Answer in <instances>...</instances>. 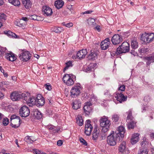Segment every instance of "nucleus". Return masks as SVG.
Returning <instances> with one entry per match:
<instances>
[{"mask_svg":"<svg viewBox=\"0 0 154 154\" xmlns=\"http://www.w3.org/2000/svg\"><path fill=\"white\" fill-rule=\"evenodd\" d=\"M47 128L51 132L55 133L58 131V129L55 126L52 125H48L47 126Z\"/></svg>","mask_w":154,"mask_h":154,"instance_id":"nucleus-32","label":"nucleus"},{"mask_svg":"<svg viewBox=\"0 0 154 154\" xmlns=\"http://www.w3.org/2000/svg\"><path fill=\"white\" fill-rule=\"evenodd\" d=\"M9 2L16 6H19L20 2L19 0H8Z\"/></svg>","mask_w":154,"mask_h":154,"instance_id":"nucleus-38","label":"nucleus"},{"mask_svg":"<svg viewBox=\"0 0 154 154\" xmlns=\"http://www.w3.org/2000/svg\"><path fill=\"white\" fill-rule=\"evenodd\" d=\"M36 20L37 21H42L43 20L42 17L39 16H37Z\"/></svg>","mask_w":154,"mask_h":154,"instance_id":"nucleus-61","label":"nucleus"},{"mask_svg":"<svg viewBox=\"0 0 154 154\" xmlns=\"http://www.w3.org/2000/svg\"><path fill=\"white\" fill-rule=\"evenodd\" d=\"M125 132V128L122 126H120L119 127L117 131L115 132L117 136L119 137L120 140H122L124 137V134Z\"/></svg>","mask_w":154,"mask_h":154,"instance_id":"nucleus-11","label":"nucleus"},{"mask_svg":"<svg viewBox=\"0 0 154 154\" xmlns=\"http://www.w3.org/2000/svg\"><path fill=\"white\" fill-rule=\"evenodd\" d=\"M19 112L22 117H26L29 115L30 110L27 106H24L20 109Z\"/></svg>","mask_w":154,"mask_h":154,"instance_id":"nucleus-10","label":"nucleus"},{"mask_svg":"<svg viewBox=\"0 0 154 154\" xmlns=\"http://www.w3.org/2000/svg\"><path fill=\"white\" fill-rule=\"evenodd\" d=\"M5 49L4 48H0V52L1 54H3Z\"/></svg>","mask_w":154,"mask_h":154,"instance_id":"nucleus-59","label":"nucleus"},{"mask_svg":"<svg viewBox=\"0 0 154 154\" xmlns=\"http://www.w3.org/2000/svg\"><path fill=\"white\" fill-rule=\"evenodd\" d=\"M149 51L148 48H140L139 49V52L142 54V53H145Z\"/></svg>","mask_w":154,"mask_h":154,"instance_id":"nucleus-43","label":"nucleus"},{"mask_svg":"<svg viewBox=\"0 0 154 154\" xmlns=\"http://www.w3.org/2000/svg\"><path fill=\"white\" fill-rule=\"evenodd\" d=\"M37 17V15L34 14V15H31V16H30V18L32 20H36L37 19H36Z\"/></svg>","mask_w":154,"mask_h":154,"instance_id":"nucleus-54","label":"nucleus"},{"mask_svg":"<svg viewBox=\"0 0 154 154\" xmlns=\"http://www.w3.org/2000/svg\"><path fill=\"white\" fill-rule=\"evenodd\" d=\"M45 88L48 90H50L51 89V86L50 85L46 84L45 85Z\"/></svg>","mask_w":154,"mask_h":154,"instance_id":"nucleus-56","label":"nucleus"},{"mask_svg":"<svg viewBox=\"0 0 154 154\" xmlns=\"http://www.w3.org/2000/svg\"><path fill=\"white\" fill-rule=\"evenodd\" d=\"M20 119L14 120L12 121L11 126L13 128H16L19 127L20 125Z\"/></svg>","mask_w":154,"mask_h":154,"instance_id":"nucleus-25","label":"nucleus"},{"mask_svg":"<svg viewBox=\"0 0 154 154\" xmlns=\"http://www.w3.org/2000/svg\"><path fill=\"white\" fill-rule=\"evenodd\" d=\"M145 60L147 61L146 64L149 65L151 63L154 62V55L145 57Z\"/></svg>","mask_w":154,"mask_h":154,"instance_id":"nucleus-31","label":"nucleus"},{"mask_svg":"<svg viewBox=\"0 0 154 154\" xmlns=\"http://www.w3.org/2000/svg\"><path fill=\"white\" fill-rule=\"evenodd\" d=\"M110 44V40L109 38H107L102 41L100 44L101 48L102 50H105L109 47Z\"/></svg>","mask_w":154,"mask_h":154,"instance_id":"nucleus-13","label":"nucleus"},{"mask_svg":"<svg viewBox=\"0 0 154 154\" xmlns=\"http://www.w3.org/2000/svg\"><path fill=\"white\" fill-rule=\"evenodd\" d=\"M100 131L99 129L95 128L92 134V139L94 140H99L100 138Z\"/></svg>","mask_w":154,"mask_h":154,"instance_id":"nucleus-20","label":"nucleus"},{"mask_svg":"<svg viewBox=\"0 0 154 154\" xmlns=\"http://www.w3.org/2000/svg\"><path fill=\"white\" fill-rule=\"evenodd\" d=\"M83 109L85 113L88 115H89L92 110V104L90 102L86 103Z\"/></svg>","mask_w":154,"mask_h":154,"instance_id":"nucleus-15","label":"nucleus"},{"mask_svg":"<svg viewBox=\"0 0 154 154\" xmlns=\"http://www.w3.org/2000/svg\"><path fill=\"white\" fill-rule=\"evenodd\" d=\"M5 57L7 59L11 61H14L16 59V57L14 54L12 53H6Z\"/></svg>","mask_w":154,"mask_h":154,"instance_id":"nucleus-22","label":"nucleus"},{"mask_svg":"<svg viewBox=\"0 0 154 154\" xmlns=\"http://www.w3.org/2000/svg\"><path fill=\"white\" fill-rule=\"evenodd\" d=\"M66 66L64 67L63 69L64 71L68 69L69 68L72 67L73 66L72 63L71 61H69L66 63Z\"/></svg>","mask_w":154,"mask_h":154,"instance_id":"nucleus-42","label":"nucleus"},{"mask_svg":"<svg viewBox=\"0 0 154 154\" xmlns=\"http://www.w3.org/2000/svg\"><path fill=\"white\" fill-rule=\"evenodd\" d=\"M107 132H104L103 131H102L100 132V138H99V140H104L106 138V137L107 136Z\"/></svg>","mask_w":154,"mask_h":154,"instance_id":"nucleus-36","label":"nucleus"},{"mask_svg":"<svg viewBox=\"0 0 154 154\" xmlns=\"http://www.w3.org/2000/svg\"><path fill=\"white\" fill-rule=\"evenodd\" d=\"M148 43L152 42L154 39V33H148Z\"/></svg>","mask_w":154,"mask_h":154,"instance_id":"nucleus-39","label":"nucleus"},{"mask_svg":"<svg viewBox=\"0 0 154 154\" xmlns=\"http://www.w3.org/2000/svg\"><path fill=\"white\" fill-rule=\"evenodd\" d=\"M42 11L44 13V15L47 16L51 15L52 14V9L49 7L44 6L42 8Z\"/></svg>","mask_w":154,"mask_h":154,"instance_id":"nucleus-17","label":"nucleus"},{"mask_svg":"<svg viewBox=\"0 0 154 154\" xmlns=\"http://www.w3.org/2000/svg\"><path fill=\"white\" fill-rule=\"evenodd\" d=\"M81 102L80 99H76L72 102V108L75 109H77L80 108Z\"/></svg>","mask_w":154,"mask_h":154,"instance_id":"nucleus-19","label":"nucleus"},{"mask_svg":"<svg viewBox=\"0 0 154 154\" xmlns=\"http://www.w3.org/2000/svg\"><path fill=\"white\" fill-rule=\"evenodd\" d=\"M115 98L120 103H122L127 100V96H124L122 93H120L117 94L116 96H115Z\"/></svg>","mask_w":154,"mask_h":154,"instance_id":"nucleus-16","label":"nucleus"},{"mask_svg":"<svg viewBox=\"0 0 154 154\" xmlns=\"http://www.w3.org/2000/svg\"><path fill=\"white\" fill-rule=\"evenodd\" d=\"M88 24L90 26L94 25L95 24V20L92 18H89L88 20Z\"/></svg>","mask_w":154,"mask_h":154,"instance_id":"nucleus-46","label":"nucleus"},{"mask_svg":"<svg viewBox=\"0 0 154 154\" xmlns=\"http://www.w3.org/2000/svg\"><path fill=\"white\" fill-rule=\"evenodd\" d=\"M128 114V116L127 118V121L129 120H134V118L132 115V110L130 109L127 112Z\"/></svg>","mask_w":154,"mask_h":154,"instance_id":"nucleus-37","label":"nucleus"},{"mask_svg":"<svg viewBox=\"0 0 154 154\" xmlns=\"http://www.w3.org/2000/svg\"><path fill=\"white\" fill-rule=\"evenodd\" d=\"M76 123L79 126H82L83 125V120L82 116L79 115L76 117Z\"/></svg>","mask_w":154,"mask_h":154,"instance_id":"nucleus-34","label":"nucleus"},{"mask_svg":"<svg viewBox=\"0 0 154 154\" xmlns=\"http://www.w3.org/2000/svg\"><path fill=\"white\" fill-rule=\"evenodd\" d=\"M45 103L44 98L41 94H38L36 97H31L30 95L27 101V104L30 106L35 105L39 107L43 106Z\"/></svg>","mask_w":154,"mask_h":154,"instance_id":"nucleus-1","label":"nucleus"},{"mask_svg":"<svg viewBox=\"0 0 154 154\" xmlns=\"http://www.w3.org/2000/svg\"><path fill=\"white\" fill-rule=\"evenodd\" d=\"M14 23L16 26L20 27H21L23 26V23H22L21 19L19 21H15Z\"/></svg>","mask_w":154,"mask_h":154,"instance_id":"nucleus-49","label":"nucleus"},{"mask_svg":"<svg viewBox=\"0 0 154 154\" xmlns=\"http://www.w3.org/2000/svg\"><path fill=\"white\" fill-rule=\"evenodd\" d=\"M97 57V54L94 52H91V53L88 55V58L89 60H94Z\"/></svg>","mask_w":154,"mask_h":154,"instance_id":"nucleus-40","label":"nucleus"},{"mask_svg":"<svg viewBox=\"0 0 154 154\" xmlns=\"http://www.w3.org/2000/svg\"><path fill=\"white\" fill-rule=\"evenodd\" d=\"M79 140L81 143L85 146H87L88 145L87 142L82 137H79Z\"/></svg>","mask_w":154,"mask_h":154,"instance_id":"nucleus-47","label":"nucleus"},{"mask_svg":"<svg viewBox=\"0 0 154 154\" xmlns=\"http://www.w3.org/2000/svg\"><path fill=\"white\" fill-rule=\"evenodd\" d=\"M148 143L147 141H146V139L145 137L143 138V141L140 143V144L141 146V147H146L148 146Z\"/></svg>","mask_w":154,"mask_h":154,"instance_id":"nucleus-41","label":"nucleus"},{"mask_svg":"<svg viewBox=\"0 0 154 154\" xmlns=\"http://www.w3.org/2000/svg\"><path fill=\"white\" fill-rule=\"evenodd\" d=\"M64 4V2L62 0H57L55 2L54 5L58 9L61 8Z\"/></svg>","mask_w":154,"mask_h":154,"instance_id":"nucleus-27","label":"nucleus"},{"mask_svg":"<svg viewBox=\"0 0 154 154\" xmlns=\"http://www.w3.org/2000/svg\"><path fill=\"white\" fill-rule=\"evenodd\" d=\"M119 137L117 136L115 132L112 131L109 135L107 138V143L110 146H113L116 145L117 142L121 141Z\"/></svg>","mask_w":154,"mask_h":154,"instance_id":"nucleus-4","label":"nucleus"},{"mask_svg":"<svg viewBox=\"0 0 154 154\" xmlns=\"http://www.w3.org/2000/svg\"><path fill=\"white\" fill-rule=\"evenodd\" d=\"M24 140L29 143H32L33 141L36 140L33 137L29 136H26L25 137Z\"/></svg>","mask_w":154,"mask_h":154,"instance_id":"nucleus-29","label":"nucleus"},{"mask_svg":"<svg viewBox=\"0 0 154 154\" xmlns=\"http://www.w3.org/2000/svg\"><path fill=\"white\" fill-rule=\"evenodd\" d=\"M6 16L3 13H0V19L2 20L6 19Z\"/></svg>","mask_w":154,"mask_h":154,"instance_id":"nucleus-51","label":"nucleus"},{"mask_svg":"<svg viewBox=\"0 0 154 154\" xmlns=\"http://www.w3.org/2000/svg\"><path fill=\"white\" fill-rule=\"evenodd\" d=\"M112 119L113 122H117L119 119V115L117 114H114L112 116Z\"/></svg>","mask_w":154,"mask_h":154,"instance_id":"nucleus-45","label":"nucleus"},{"mask_svg":"<svg viewBox=\"0 0 154 154\" xmlns=\"http://www.w3.org/2000/svg\"><path fill=\"white\" fill-rule=\"evenodd\" d=\"M73 25V24L72 23H66V27H70L72 26Z\"/></svg>","mask_w":154,"mask_h":154,"instance_id":"nucleus-57","label":"nucleus"},{"mask_svg":"<svg viewBox=\"0 0 154 154\" xmlns=\"http://www.w3.org/2000/svg\"><path fill=\"white\" fill-rule=\"evenodd\" d=\"M112 44L114 45L119 44L122 41V38L121 36L118 34H115L113 35L111 39Z\"/></svg>","mask_w":154,"mask_h":154,"instance_id":"nucleus-12","label":"nucleus"},{"mask_svg":"<svg viewBox=\"0 0 154 154\" xmlns=\"http://www.w3.org/2000/svg\"><path fill=\"white\" fill-rule=\"evenodd\" d=\"M138 46V42L137 40L133 39L131 41V48L134 50L137 48Z\"/></svg>","mask_w":154,"mask_h":154,"instance_id":"nucleus-28","label":"nucleus"},{"mask_svg":"<svg viewBox=\"0 0 154 154\" xmlns=\"http://www.w3.org/2000/svg\"><path fill=\"white\" fill-rule=\"evenodd\" d=\"M92 12V11H85V12H83V14H91V12Z\"/></svg>","mask_w":154,"mask_h":154,"instance_id":"nucleus-62","label":"nucleus"},{"mask_svg":"<svg viewBox=\"0 0 154 154\" xmlns=\"http://www.w3.org/2000/svg\"><path fill=\"white\" fill-rule=\"evenodd\" d=\"M82 88L79 83H77L72 88L70 91V96L72 98L75 97L81 93Z\"/></svg>","mask_w":154,"mask_h":154,"instance_id":"nucleus-7","label":"nucleus"},{"mask_svg":"<svg viewBox=\"0 0 154 154\" xmlns=\"http://www.w3.org/2000/svg\"><path fill=\"white\" fill-rule=\"evenodd\" d=\"M34 153L35 154H41V152L38 149L34 150Z\"/></svg>","mask_w":154,"mask_h":154,"instance_id":"nucleus-60","label":"nucleus"},{"mask_svg":"<svg viewBox=\"0 0 154 154\" xmlns=\"http://www.w3.org/2000/svg\"><path fill=\"white\" fill-rule=\"evenodd\" d=\"M95 63L90 64L87 67L84 69V71L85 72L89 73L92 71H94V68L96 66Z\"/></svg>","mask_w":154,"mask_h":154,"instance_id":"nucleus-21","label":"nucleus"},{"mask_svg":"<svg viewBox=\"0 0 154 154\" xmlns=\"http://www.w3.org/2000/svg\"><path fill=\"white\" fill-rule=\"evenodd\" d=\"M5 34L7 35L8 36L12 37H14V38H16V37H15V36H17V35L15 33H14L10 31L5 32Z\"/></svg>","mask_w":154,"mask_h":154,"instance_id":"nucleus-44","label":"nucleus"},{"mask_svg":"<svg viewBox=\"0 0 154 154\" xmlns=\"http://www.w3.org/2000/svg\"><path fill=\"white\" fill-rule=\"evenodd\" d=\"M95 28L99 32L100 31V26H97L95 27Z\"/></svg>","mask_w":154,"mask_h":154,"instance_id":"nucleus-63","label":"nucleus"},{"mask_svg":"<svg viewBox=\"0 0 154 154\" xmlns=\"http://www.w3.org/2000/svg\"><path fill=\"white\" fill-rule=\"evenodd\" d=\"M29 19L27 18L26 17H22L21 19V21L22 20H23L25 21V22H27L29 20Z\"/></svg>","mask_w":154,"mask_h":154,"instance_id":"nucleus-58","label":"nucleus"},{"mask_svg":"<svg viewBox=\"0 0 154 154\" xmlns=\"http://www.w3.org/2000/svg\"><path fill=\"white\" fill-rule=\"evenodd\" d=\"M20 59L24 62L29 60L31 57V54L28 51H26L19 54Z\"/></svg>","mask_w":154,"mask_h":154,"instance_id":"nucleus-8","label":"nucleus"},{"mask_svg":"<svg viewBox=\"0 0 154 154\" xmlns=\"http://www.w3.org/2000/svg\"><path fill=\"white\" fill-rule=\"evenodd\" d=\"M62 30V29L60 27H55L54 29V32L57 33H60Z\"/></svg>","mask_w":154,"mask_h":154,"instance_id":"nucleus-50","label":"nucleus"},{"mask_svg":"<svg viewBox=\"0 0 154 154\" xmlns=\"http://www.w3.org/2000/svg\"><path fill=\"white\" fill-rule=\"evenodd\" d=\"M22 3L26 9L31 7L32 3L30 0H22Z\"/></svg>","mask_w":154,"mask_h":154,"instance_id":"nucleus-30","label":"nucleus"},{"mask_svg":"<svg viewBox=\"0 0 154 154\" xmlns=\"http://www.w3.org/2000/svg\"><path fill=\"white\" fill-rule=\"evenodd\" d=\"M148 152V151L146 147H141L138 151V154H147Z\"/></svg>","mask_w":154,"mask_h":154,"instance_id":"nucleus-33","label":"nucleus"},{"mask_svg":"<svg viewBox=\"0 0 154 154\" xmlns=\"http://www.w3.org/2000/svg\"><path fill=\"white\" fill-rule=\"evenodd\" d=\"M29 95L30 93L28 92H24L22 93L14 91L11 93V98L13 101L18 100L21 99L25 100L27 103Z\"/></svg>","mask_w":154,"mask_h":154,"instance_id":"nucleus-2","label":"nucleus"},{"mask_svg":"<svg viewBox=\"0 0 154 154\" xmlns=\"http://www.w3.org/2000/svg\"><path fill=\"white\" fill-rule=\"evenodd\" d=\"M32 114L38 119H41L42 117V114L37 109L33 110L32 112Z\"/></svg>","mask_w":154,"mask_h":154,"instance_id":"nucleus-23","label":"nucleus"},{"mask_svg":"<svg viewBox=\"0 0 154 154\" xmlns=\"http://www.w3.org/2000/svg\"><path fill=\"white\" fill-rule=\"evenodd\" d=\"M17 119H20V117L19 116H16L15 115H13L11 116V121L12 122V121L14 120Z\"/></svg>","mask_w":154,"mask_h":154,"instance_id":"nucleus-52","label":"nucleus"},{"mask_svg":"<svg viewBox=\"0 0 154 154\" xmlns=\"http://www.w3.org/2000/svg\"><path fill=\"white\" fill-rule=\"evenodd\" d=\"M127 122L128 123L127 125L128 129H133L136 125V123L134 120H129Z\"/></svg>","mask_w":154,"mask_h":154,"instance_id":"nucleus-26","label":"nucleus"},{"mask_svg":"<svg viewBox=\"0 0 154 154\" xmlns=\"http://www.w3.org/2000/svg\"><path fill=\"white\" fill-rule=\"evenodd\" d=\"M139 135V134L138 133L134 134L132 135L131 140V143L132 144H135L138 142Z\"/></svg>","mask_w":154,"mask_h":154,"instance_id":"nucleus-24","label":"nucleus"},{"mask_svg":"<svg viewBox=\"0 0 154 154\" xmlns=\"http://www.w3.org/2000/svg\"><path fill=\"white\" fill-rule=\"evenodd\" d=\"M148 33H145L142 34L141 36V40L144 42L148 43Z\"/></svg>","mask_w":154,"mask_h":154,"instance_id":"nucleus-35","label":"nucleus"},{"mask_svg":"<svg viewBox=\"0 0 154 154\" xmlns=\"http://www.w3.org/2000/svg\"><path fill=\"white\" fill-rule=\"evenodd\" d=\"M87 52L86 49H83L78 51L77 54V58L79 59L83 58L85 57Z\"/></svg>","mask_w":154,"mask_h":154,"instance_id":"nucleus-18","label":"nucleus"},{"mask_svg":"<svg viewBox=\"0 0 154 154\" xmlns=\"http://www.w3.org/2000/svg\"><path fill=\"white\" fill-rule=\"evenodd\" d=\"M130 49V44L127 42H123L119 45L113 54L114 56H117L123 53L128 52Z\"/></svg>","mask_w":154,"mask_h":154,"instance_id":"nucleus-3","label":"nucleus"},{"mask_svg":"<svg viewBox=\"0 0 154 154\" xmlns=\"http://www.w3.org/2000/svg\"><path fill=\"white\" fill-rule=\"evenodd\" d=\"M63 142L62 140H59L57 142V144L59 146H61L63 144Z\"/></svg>","mask_w":154,"mask_h":154,"instance_id":"nucleus-55","label":"nucleus"},{"mask_svg":"<svg viewBox=\"0 0 154 154\" xmlns=\"http://www.w3.org/2000/svg\"><path fill=\"white\" fill-rule=\"evenodd\" d=\"M150 137L154 139V133H152L150 134Z\"/></svg>","mask_w":154,"mask_h":154,"instance_id":"nucleus-64","label":"nucleus"},{"mask_svg":"<svg viewBox=\"0 0 154 154\" xmlns=\"http://www.w3.org/2000/svg\"><path fill=\"white\" fill-rule=\"evenodd\" d=\"M126 142L123 141L121 143L119 147V152L123 154H128L129 153L128 150L126 148Z\"/></svg>","mask_w":154,"mask_h":154,"instance_id":"nucleus-14","label":"nucleus"},{"mask_svg":"<svg viewBox=\"0 0 154 154\" xmlns=\"http://www.w3.org/2000/svg\"><path fill=\"white\" fill-rule=\"evenodd\" d=\"M76 79V76L72 74H66L63 76V82L67 86H71L74 84Z\"/></svg>","mask_w":154,"mask_h":154,"instance_id":"nucleus-6","label":"nucleus"},{"mask_svg":"<svg viewBox=\"0 0 154 154\" xmlns=\"http://www.w3.org/2000/svg\"><path fill=\"white\" fill-rule=\"evenodd\" d=\"M100 125L102 128V131L104 132H107L109 130L111 123L108 118L106 116L102 117L100 120Z\"/></svg>","mask_w":154,"mask_h":154,"instance_id":"nucleus-5","label":"nucleus"},{"mask_svg":"<svg viewBox=\"0 0 154 154\" xmlns=\"http://www.w3.org/2000/svg\"><path fill=\"white\" fill-rule=\"evenodd\" d=\"M91 122V121L89 120H86L85 122V133L87 136H89L91 134L93 129Z\"/></svg>","mask_w":154,"mask_h":154,"instance_id":"nucleus-9","label":"nucleus"},{"mask_svg":"<svg viewBox=\"0 0 154 154\" xmlns=\"http://www.w3.org/2000/svg\"><path fill=\"white\" fill-rule=\"evenodd\" d=\"M125 89V86L124 85L121 86L119 88V90L121 91H124Z\"/></svg>","mask_w":154,"mask_h":154,"instance_id":"nucleus-53","label":"nucleus"},{"mask_svg":"<svg viewBox=\"0 0 154 154\" xmlns=\"http://www.w3.org/2000/svg\"><path fill=\"white\" fill-rule=\"evenodd\" d=\"M9 122V121L8 119L7 118H4L3 119L2 123L3 125L4 126L7 125Z\"/></svg>","mask_w":154,"mask_h":154,"instance_id":"nucleus-48","label":"nucleus"}]
</instances>
